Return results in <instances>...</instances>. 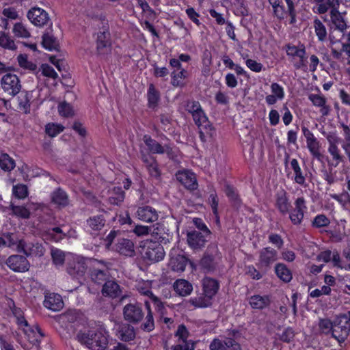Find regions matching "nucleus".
I'll return each mask as SVG.
<instances>
[{
    "label": "nucleus",
    "mask_w": 350,
    "mask_h": 350,
    "mask_svg": "<svg viewBox=\"0 0 350 350\" xmlns=\"http://www.w3.org/2000/svg\"><path fill=\"white\" fill-rule=\"evenodd\" d=\"M277 260V252L269 247L263 249L260 254L259 264L261 267L268 266Z\"/></svg>",
    "instance_id": "obj_24"
},
{
    "label": "nucleus",
    "mask_w": 350,
    "mask_h": 350,
    "mask_svg": "<svg viewBox=\"0 0 350 350\" xmlns=\"http://www.w3.org/2000/svg\"><path fill=\"white\" fill-rule=\"evenodd\" d=\"M120 289L119 285L114 281H107L103 288V294L110 297H116L120 295Z\"/></svg>",
    "instance_id": "obj_28"
},
{
    "label": "nucleus",
    "mask_w": 350,
    "mask_h": 350,
    "mask_svg": "<svg viewBox=\"0 0 350 350\" xmlns=\"http://www.w3.org/2000/svg\"><path fill=\"white\" fill-rule=\"evenodd\" d=\"M208 234L199 231H190L187 233V242L189 246L193 249H197L204 245L205 243V237Z\"/></svg>",
    "instance_id": "obj_20"
},
{
    "label": "nucleus",
    "mask_w": 350,
    "mask_h": 350,
    "mask_svg": "<svg viewBox=\"0 0 350 350\" xmlns=\"http://www.w3.org/2000/svg\"><path fill=\"white\" fill-rule=\"evenodd\" d=\"M195 123L198 125L200 130L201 135H212L213 129L210 124L208 118L202 109L198 113H193L192 116Z\"/></svg>",
    "instance_id": "obj_11"
},
{
    "label": "nucleus",
    "mask_w": 350,
    "mask_h": 350,
    "mask_svg": "<svg viewBox=\"0 0 350 350\" xmlns=\"http://www.w3.org/2000/svg\"><path fill=\"white\" fill-rule=\"evenodd\" d=\"M211 298L204 296L192 297L189 302L195 308H206L211 304Z\"/></svg>",
    "instance_id": "obj_45"
},
{
    "label": "nucleus",
    "mask_w": 350,
    "mask_h": 350,
    "mask_svg": "<svg viewBox=\"0 0 350 350\" xmlns=\"http://www.w3.org/2000/svg\"><path fill=\"white\" fill-rule=\"evenodd\" d=\"M147 96L149 105L152 107L155 106L159 100V95L152 84L149 86Z\"/></svg>",
    "instance_id": "obj_52"
},
{
    "label": "nucleus",
    "mask_w": 350,
    "mask_h": 350,
    "mask_svg": "<svg viewBox=\"0 0 350 350\" xmlns=\"http://www.w3.org/2000/svg\"><path fill=\"white\" fill-rule=\"evenodd\" d=\"M12 32L16 38H28L31 33L26 26L22 23H16L12 29Z\"/></svg>",
    "instance_id": "obj_42"
},
{
    "label": "nucleus",
    "mask_w": 350,
    "mask_h": 350,
    "mask_svg": "<svg viewBox=\"0 0 350 350\" xmlns=\"http://www.w3.org/2000/svg\"><path fill=\"white\" fill-rule=\"evenodd\" d=\"M109 33L108 31H102L97 34L96 45L97 49L101 51L109 46Z\"/></svg>",
    "instance_id": "obj_49"
},
{
    "label": "nucleus",
    "mask_w": 350,
    "mask_h": 350,
    "mask_svg": "<svg viewBox=\"0 0 350 350\" xmlns=\"http://www.w3.org/2000/svg\"><path fill=\"white\" fill-rule=\"evenodd\" d=\"M118 336L122 340L130 341L134 339L135 333L133 327L125 324L118 330Z\"/></svg>",
    "instance_id": "obj_32"
},
{
    "label": "nucleus",
    "mask_w": 350,
    "mask_h": 350,
    "mask_svg": "<svg viewBox=\"0 0 350 350\" xmlns=\"http://www.w3.org/2000/svg\"><path fill=\"white\" fill-rule=\"evenodd\" d=\"M116 250L126 256H131L134 254V245L132 241L129 239H122L119 240L116 245Z\"/></svg>",
    "instance_id": "obj_25"
},
{
    "label": "nucleus",
    "mask_w": 350,
    "mask_h": 350,
    "mask_svg": "<svg viewBox=\"0 0 350 350\" xmlns=\"http://www.w3.org/2000/svg\"><path fill=\"white\" fill-rule=\"evenodd\" d=\"M314 29L319 40L323 41L326 38L327 31L325 26L319 20L314 21Z\"/></svg>",
    "instance_id": "obj_54"
},
{
    "label": "nucleus",
    "mask_w": 350,
    "mask_h": 350,
    "mask_svg": "<svg viewBox=\"0 0 350 350\" xmlns=\"http://www.w3.org/2000/svg\"><path fill=\"white\" fill-rule=\"evenodd\" d=\"M105 224L104 219L100 216L91 217L88 220V225L92 230H100Z\"/></svg>",
    "instance_id": "obj_50"
},
{
    "label": "nucleus",
    "mask_w": 350,
    "mask_h": 350,
    "mask_svg": "<svg viewBox=\"0 0 350 350\" xmlns=\"http://www.w3.org/2000/svg\"><path fill=\"white\" fill-rule=\"evenodd\" d=\"M144 163L146 165V167L149 171L150 174L153 177H158L160 174L158 165L154 158L152 157H144L143 158Z\"/></svg>",
    "instance_id": "obj_44"
},
{
    "label": "nucleus",
    "mask_w": 350,
    "mask_h": 350,
    "mask_svg": "<svg viewBox=\"0 0 350 350\" xmlns=\"http://www.w3.org/2000/svg\"><path fill=\"white\" fill-rule=\"evenodd\" d=\"M330 13L331 21L333 25H335L336 28L338 29L340 31H343L346 27V25L341 14L338 12V8L332 10L330 11Z\"/></svg>",
    "instance_id": "obj_43"
},
{
    "label": "nucleus",
    "mask_w": 350,
    "mask_h": 350,
    "mask_svg": "<svg viewBox=\"0 0 350 350\" xmlns=\"http://www.w3.org/2000/svg\"><path fill=\"white\" fill-rule=\"evenodd\" d=\"M64 130V126L58 123L50 122L45 125V133L50 137H55Z\"/></svg>",
    "instance_id": "obj_41"
},
{
    "label": "nucleus",
    "mask_w": 350,
    "mask_h": 350,
    "mask_svg": "<svg viewBox=\"0 0 350 350\" xmlns=\"http://www.w3.org/2000/svg\"><path fill=\"white\" fill-rule=\"evenodd\" d=\"M173 288L178 295L183 297L189 295L193 291L192 284L185 279L176 280L173 284Z\"/></svg>",
    "instance_id": "obj_22"
},
{
    "label": "nucleus",
    "mask_w": 350,
    "mask_h": 350,
    "mask_svg": "<svg viewBox=\"0 0 350 350\" xmlns=\"http://www.w3.org/2000/svg\"><path fill=\"white\" fill-rule=\"evenodd\" d=\"M77 339L90 350H105L111 338L105 327L92 325L81 329L77 334Z\"/></svg>",
    "instance_id": "obj_1"
},
{
    "label": "nucleus",
    "mask_w": 350,
    "mask_h": 350,
    "mask_svg": "<svg viewBox=\"0 0 350 350\" xmlns=\"http://www.w3.org/2000/svg\"><path fill=\"white\" fill-rule=\"evenodd\" d=\"M331 292V288L328 286H323L321 289H315L310 292L311 297H318L322 295H328Z\"/></svg>",
    "instance_id": "obj_60"
},
{
    "label": "nucleus",
    "mask_w": 350,
    "mask_h": 350,
    "mask_svg": "<svg viewBox=\"0 0 350 350\" xmlns=\"http://www.w3.org/2000/svg\"><path fill=\"white\" fill-rule=\"evenodd\" d=\"M109 202L113 205H119L124 199V193L120 187H113L112 190H109Z\"/></svg>",
    "instance_id": "obj_33"
},
{
    "label": "nucleus",
    "mask_w": 350,
    "mask_h": 350,
    "mask_svg": "<svg viewBox=\"0 0 350 350\" xmlns=\"http://www.w3.org/2000/svg\"><path fill=\"white\" fill-rule=\"evenodd\" d=\"M286 55L293 62L294 66L301 68L306 66V50L304 45L287 44L285 47Z\"/></svg>",
    "instance_id": "obj_5"
},
{
    "label": "nucleus",
    "mask_w": 350,
    "mask_h": 350,
    "mask_svg": "<svg viewBox=\"0 0 350 350\" xmlns=\"http://www.w3.org/2000/svg\"><path fill=\"white\" fill-rule=\"evenodd\" d=\"M35 75L38 80H41L42 77H45L48 81L51 80L53 85L57 84L59 78L54 68L47 64H42L38 70L36 69Z\"/></svg>",
    "instance_id": "obj_15"
},
{
    "label": "nucleus",
    "mask_w": 350,
    "mask_h": 350,
    "mask_svg": "<svg viewBox=\"0 0 350 350\" xmlns=\"http://www.w3.org/2000/svg\"><path fill=\"white\" fill-rule=\"evenodd\" d=\"M151 285L152 282L148 280L140 282L138 284V291L142 295L147 296L149 299L148 300H145V304L147 310H150L151 304H153L159 309L161 307H162V303L151 292Z\"/></svg>",
    "instance_id": "obj_9"
},
{
    "label": "nucleus",
    "mask_w": 350,
    "mask_h": 350,
    "mask_svg": "<svg viewBox=\"0 0 350 350\" xmlns=\"http://www.w3.org/2000/svg\"><path fill=\"white\" fill-rule=\"evenodd\" d=\"M59 114L65 118L72 117L75 114V110L72 105L66 102H62L58 106Z\"/></svg>",
    "instance_id": "obj_48"
},
{
    "label": "nucleus",
    "mask_w": 350,
    "mask_h": 350,
    "mask_svg": "<svg viewBox=\"0 0 350 350\" xmlns=\"http://www.w3.org/2000/svg\"><path fill=\"white\" fill-rule=\"evenodd\" d=\"M317 260L324 262H327L332 260L334 266L341 269H347L340 264V257L337 253L332 254L330 251H324L318 256Z\"/></svg>",
    "instance_id": "obj_26"
},
{
    "label": "nucleus",
    "mask_w": 350,
    "mask_h": 350,
    "mask_svg": "<svg viewBox=\"0 0 350 350\" xmlns=\"http://www.w3.org/2000/svg\"><path fill=\"white\" fill-rule=\"evenodd\" d=\"M268 118L270 124L271 126H275L279 123L280 116L279 112L276 109H272L269 113Z\"/></svg>",
    "instance_id": "obj_61"
},
{
    "label": "nucleus",
    "mask_w": 350,
    "mask_h": 350,
    "mask_svg": "<svg viewBox=\"0 0 350 350\" xmlns=\"http://www.w3.org/2000/svg\"><path fill=\"white\" fill-rule=\"evenodd\" d=\"M47 236L49 239L57 242L64 238V234L59 228H53L49 231Z\"/></svg>",
    "instance_id": "obj_57"
},
{
    "label": "nucleus",
    "mask_w": 350,
    "mask_h": 350,
    "mask_svg": "<svg viewBox=\"0 0 350 350\" xmlns=\"http://www.w3.org/2000/svg\"><path fill=\"white\" fill-rule=\"evenodd\" d=\"M7 265L15 272H25L28 271L29 264L25 256L20 255H12L7 261Z\"/></svg>",
    "instance_id": "obj_13"
},
{
    "label": "nucleus",
    "mask_w": 350,
    "mask_h": 350,
    "mask_svg": "<svg viewBox=\"0 0 350 350\" xmlns=\"http://www.w3.org/2000/svg\"><path fill=\"white\" fill-rule=\"evenodd\" d=\"M309 99L314 106L321 107L320 111L325 116L329 113V108L325 105V98L320 94H310Z\"/></svg>",
    "instance_id": "obj_35"
},
{
    "label": "nucleus",
    "mask_w": 350,
    "mask_h": 350,
    "mask_svg": "<svg viewBox=\"0 0 350 350\" xmlns=\"http://www.w3.org/2000/svg\"><path fill=\"white\" fill-rule=\"evenodd\" d=\"M17 61L21 68L29 70L30 72H36L37 65L28 59L25 54H20L17 57Z\"/></svg>",
    "instance_id": "obj_36"
},
{
    "label": "nucleus",
    "mask_w": 350,
    "mask_h": 350,
    "mask_svg": "<svg viewBox=\"0 0 350 350\" xmlns=\"http://www.w3.org/2000/svg\"><path fill=\"white\" fill-rule=\"evenodd\" d=\"M277 276L282 281L288 282L292 279V273L291 271L284 264H277L275 268Z\"/></svg>",
    "instance_id": "obj_37"
},
{
    "label": "nucleus",
    "mask_w": 350,
    "mask_h": 350,
    "mask_svg": "<svg viewBox=\"0 0 350 350\" xmlns=\"http://www.w3.org/2000/svg\"><path fill=\"white\" fill-rule=\"evenodd\" d=\"M12 310L14 316L16 317V323L19 327L21 328L23 327V326H27V321L24 318L22 310L14 306Z\"/></svg>",
    "instance_id": "obj_53"
},
{
    "label": "nucleus",
    "mask_w": 350,
    "mask_h": 350,
    "mask_svg": "<svg viewBox=\"0 0 350 350\" xmlns=\"http://www.w3.org/2000/svg\"><path fill=\"white\" fill-rule=\"evenodd\" d=\"M186 109L192 116L202 109L200 103L196 101H189L186 105Z\"/></svg>",
    "instance_id": "obj_64"
},
{
    "label": "nucleus",
    "mask_w": 350,
    "mask_h": 350,
    "mask_svg": "<svg viewBox=\"0 0 350 350\" xmlns=\"http://www.w3.org/2000/svg\"><path fill=\"white\" fill-rule=\"evenodd\" d=\"M318 4L316 7L319 13L323 14L327 10H334L338 8L339 2L338 0H317Z\"/></svg>",
    "instance_id": "obj_30"
},
{
    "label": "nucleus",
    "mask_w": 350,
    "mask_h": 350,
    "mask_svg": "<svg viewBox=\"0 0 350 350\" xmlns=\"http://www.w3.org/2000/svg\"><path fill=\"white\" fill-rule=\"evenodd\" d=\"M144 141L150 151L152 153H163L166 152L169 154L170 152V148L168 146L166 148L162 147L160 144L147 135L144 137Z\"/></svg>",
    "instance_id": "obj_31"
},
{
    "label": "nucleus",
    "mask_w": 350,
    "mask_h": 350,
    "mask_svg": "<svg viewBox=\"0 0 350 350\" xmlns=\"http://www.w3.org/2000/svg\"><path fill=\"white\" fill-rule=\"evenodd\" d=\"M187 71L182 68L174 70L172 72V84L174 86L181 87L185 85V79L187 78Z\"/></svg>",
    "instance_id": "obj_34"
},
{
    "label": "nucleus",
    "mask_w": 350,
    "mask_h": 350,
    "mask_svg": "<svg viewBox=\"0 0 350 350\" xmlns=\"http://www.w3.org/2000/svg\"><path fill=\"white\" fill-rule=\"evenodd\" d=\"M27 18L30 22L38 27L46 25L50 21L49 14L42 8L34 7L27 13Z\"/></svg>",
    "instance_id": "obj_8"
},
{
    "label": "nucleus",
    "mask_w": 350,
    "mask_h": 350,
    "mask_svg": "<svg viewBox=\"0 0 350 350\" xmlns=\"http://www.w3.org/2000/svg\"><path fill=\"white\" fill-rule=\"evenodd\" d=\"M137 215L140 220L145 222H152L158 218L156 210L150 206L139 207Z\"/></svg>",
    "instance_id": "obj_21"
},
{
    "label": "nucleus",
    "mask_w": 350,
    "mask_h": 350,
    "mask_svg": "<svg viewBox=\"0 0 350 350\" xmlns=\"http://www.w3.org/2000/svg\"><path fill=\"white\" fill-rule=\"evenodd\" d=\"M51 256L53 263L57 266L62 265L66 259L68 260H72L74 262H76L73 267L70 265V267L68 270L70 275H75L76 273L77 275H81L85 272V262L83 258L81 256L75 255L72 253L65 254L63 251L58 249L51 250Z\"/></svg>",
    "instance_id": "obj_3"
},
{
    "label": "nucleus",
    "mask_w": 350,
    "mask_h": 350,
    "mask_svg": "<svg viewBox=\"0 0 350 350\" xmlns=\"http://www.w3.org/2000/svg\"><path fill=\"white\" fill-rule=\"evenodd\" d=\"M176 336L179 338L182 341L180 344H185V342H191L190 341H186L188 336V332L184 325H180L176 332Z\"/></svg>",
    "instance_id": "obj_62"
},
{
    "label": "nucleus",
    "mask_w": 350,
    "mask_h": 350,
    "mask_svg": "<svg viewBox=\"0 0 350 350\" xmlns=\"http://www.w3.org/2000/svg\"><path fill=\"white\" fill-rule=\"evenodd\" d=\"M25 334L27 340L33 344L35 348L38 349V344L42 338V334L40 329L35 326L31 327L28 323L27 326L21 328Z\"/></svg>",
    "instance_id": "obj_16"
},
{
    "label": "nucleus",
    "mask_w": 350,
    "mask_h": 350,
    "mask_svg": "<svg viewBox=\"0 0 350 350\" xmlns=\"http://www.w3.org/2000/svg\"><path fill=\"white\" fill-rule=\"evenodd\" d=\"M141 252L143 257L150 262L161 260L165 255L164 250L160 244L148 241L144 243Z\"/></svg>",
    "instance_id": "obj_4"
},
{
    "label": "nucleus",
    "mask_w": 350,
    "mask_h": 350,
    "mask_svg": "<svg viewBox=\"0 0 350 350\" xmlns=\"http://www.w3.org/2000/svg\"><path fill=\"white\" fill-rule=\"evenodd\" d=\"M44 306L53 311H58L63 308L64 302L59 294L51 293L45 295Z\"/></svg>",
    "instance_id": "obj_18"
},
{
    "label": "nucleus",
    "mask_w": 350,
    "mask_h": 350,
    "mask_svg": "<svg viewBox=\"0 0 350 350\" xmlns=\"http://www.w3.org/2000/svg\"><path fill=\"white\" fill-rule=\"evenodd\" d=\"M271 93L266 96L265 102L268 105H273L281 101L285 96L284 88L277 83H273L270 86Z\"/></svg>",
    "instance_id": "obj_14"
},
{
    "label": "nucleus",
    "mask_w": 350,
    "mask_h": 350,
    "mask_svg": "<svg viewBox=\"0 0 350 350\" xmlns=\"http://www.w3.org/2000/svg\"><path fill=\"white\" fill-rule=\"evenodd\" d=\"M329 224V219L324 215H319L313 221V226L317 228L324 227Z\"/></svg>",
    "instance_id": "obj_58"
},
{
    "label": "nucleus",
    "mask_w": 350,
    "mask_h": 350,
    "mask_svg": "<svg viewBox=\"0 0 350 350\" xmlns=\"http://www.w3.org/2000/svg\"><path fill=\"white\" fill-rule=\"evenodd\" d=\"M176 179L187 189L195 190L198 188V182L196 175L189 170L178 171Z\"/></svg>",
    "instance_id": "obj_12"
},
{
    "label": "nucleus",
    "mask_w": 350,
    "mask_h": 350,
    "mask_svg": "<svg viewBox=\"0 0 350 350\" xmlns=\"http://www.w3.org/2000/svg\"><path fill=\"white\" fill-rule=\"evenodd\" d=\"M328 152L332 157V159L328 161L329 166L330 167H336L342 160L337 146L334 143L331 142L328 148Z\"/></svg>",
    "instance_id": "obj_27"
},
{
    "label": "nucleus",
    "mask_w": 350,
    "mask_h": 350,
    "mask_svg": "<svg viewBox=\"0 0 350 350\" xmlns=\"http://www.w3.org/2000/svg\"><path fill=\"white\" fill-rule=\"evenodd\" d=\"M202 287L204 295L212 299L219 289V284L217 280L213 278H205L202 280Z\"/></svg>",
    "instance_id": "obj_23"
},
{
    "label": "nucleus",
    "mask_w": 350,
    "mask_h": 350,
    "mask_svg": "<svg viewBox=\"0 0 350 350\" xmlns=\"http://www.w3.org/2000/svg\"><path fill=\"white\" fill-rule=\"evenodd\" d=\"M319 327L324 333L332 331L333 337L340 343L345 341L349 333V325L345 316L337 317L334 323L328 319H322L320 321Z\"/></svg>",
    "instance_id": "obj_2"
},
{
    "label": "nucleus",
    "mask_w": 350,
    "mask_h": 350,
    "mask_svg": "<svg viewBox=\"0 0 350 350\" xmlns=\"http://www.w3.org/2000/svg\"><path fill=\"white\" fill-rule=\"evenodd\" d=\"M269 302L267 296L254 295L250 299V306L255 309H262L269 304Z\"/></svg>",
    "instance_id": "obj_40"
},
{
    "label": "nucleus",
    "mask_w": 350,
    "mask_h": 350,
    "mask_svg": "<svg viewBox=\"0 0 350 350\" xmlns=\"http://www.w3.org/2000/svg\"><path fill=\"white\" fill-rule=\"evenodd\" d=\"M51 200L55 204L59 206H64L68 203L66 193L61 189H57L53 192Z\"/></svg>",
    "instance_id": "obj_39"
},
{
    "label": "nucleus",
    "mask_w": 350,
    "mask_h": 350,
    "mask_svg": "<svg viewBox=\"0 0 350 350\" xmlns=\"http://www.w3.org/2000/svg\"><path fill=\"white\" fill-rule=\"evenodd\" d=\"M188 259L185 252L179 248L174 247L170 254L169 267L174 271L182 272L185 270Z\"/></svg>",
    "instance_id": "obj_6"
},
{
    "label": "nucleus",
    "mask_w": 350,
    "mask_h": 350,
    "mask_svg": "<svg viewBox=\"0 0 350 350\" xmlns=\"http://www.w3.org/2000/svg\"><path fill=\"white\" fill-rule=\"evenodd\" d=\"M277 206L281 212L286 213L288 211L289 204L285 193H282L278 197Z\"/></svg>",
    "instance_id": "obj_56"
},
{
    "label": "nucleus",
    "mask_w": 350,
    "mask_h": 350,
    "mask_svg": "<svg viewBox=\"0 0 350 350\" xmlns=\"http://www.w3.org/2000/svg\"><path fill=\"white\" fill-rule=\"evenodd\" d=\"M42 38V45L45 49L53 51L58 49L59 42L51 33H45Z\"/></svg>",
    "instance_id": "obj_29"
},
{
    "label": "nucleus",
    "mask_w": 350,
    "mask_h": 350,
    "mask_svg": "<svg viewBox=\"0 0 350 350\" xmlns=\"http://www.w3.org/2000/svg\"><path fill=\"white\" fill-rule=\"evenodd\" d=\"M20 246L22 247L23 250L27 253V250H29V254L35 256H41L44 253V248L41 244H36L31 247H28L23 241H20Z\"/></svg>",
    "instance_id": "obj_46"
},
{
    "label": "nucleus",
    "mask_w": 350,
    "mask_h": 350,
    "mask_svg": "<svg viewBox=\"0 0 350 350\" xmlns=\"http://www.w3.org/2000/svg\"><path fill=\"white\" fill-rule=\"evenodd\" d=\"M13 195L18 199H24L28 195L27 187L25 185L19 184L13 186Z\"/></svg>",
    "instance_id": "obj_51"
},
{
    "label": "nucleus",
    "mask_w": 350,
    "mask_h": 350,
    "mask_svg": "<svg viewBox=\"0 0 350 350\" xmlns=\"http://www.w3.org/2000/svg\"><path fill=\"white\" fill-rule=\"evenodd\" d=\"M241 350V346L230 338H227L224 341L219 339H215L210 345L211 350Z\"/></svg>",
    "instance_id": "obj_17"
},
{
    "label": "nucleus",
    "mask_w": 350,
    "mask_h": 350,
    "mask_svg": "<svg viewBox=\"0 0 350 350\" xmlns=\"http://www.w3.org/2000/svg\"><path fill=\"white\" fill-rule=\"evenodd\" d=\"M302 132L306 139V146L310 154L315 158L320 160V144L313 133L306 127L302 128Z\"/></svg>",
    "instance_id": "obj_10"
},
{
    "label": "nucleus",
    "mask_w": 350,
    "mask_h": 350,
    "mask_svg": "<svg viewBox=\"0 0 350 350\" xmlns=\"http://www.w3.org/2000/svg\"><path fill=\"white\" fill-rule=\"evenodd\" d=\"M124 316L125 319L131 322H137L143 317L141 308L135 304H128L124 308Z\"/></svg>",
    "instance_id": "obj_19"
},
{
    "label": "nucleus",
    "mask_w": 350,
    "mask_h": 350,
    "mask_svg": "<svg viewBox=\"0 0 350 350\" xmlns=\"http://www.w3.org/2000/svg\"><path fill=\"white\" fill-rule=\"evenodd\" d=\"M15 166L14 161L8 154H1L0 156V167L5 171H10Z\"/></svg>",
    "instance_id": "obj_47"
},
{
    "label": "nucleus",
    "mask_w": 350,
    "mask_h": 350,
    "mask_svg": "<svg viewBox=\"0 0 350 350\" xmlns=\"http://www.w3.org/2000/svg\"><path fill=\"white\" fill-rule=\"evenodd\" d=\"M246 66L252 70L256 72H259L262 69V64L257 62L256 60L248 59L245 62Z\"/></svg>",
    "instance_id": "obj_59"
},
{
    "label": "nucleus",
    "mask_w": 350,
    "mask_h": 350,
    "mask_svg": "<svg viewBox=\"0 0 350 350\" xmlns=\"http://www.w3.org/2000/svg\"><path fill=\"white\" fill-rule=\"evenodd\" d=\"M1 84L3 90L12 96L17 94L21 88L18 77L12 73H7L3 75Z\"/></svg>",
    "instance_id": "obj_7"
},
{
    "label": "nucleus",
    "mask_w": 350,
    "mask_h": 350,
    "mask_svg": "<svg viewBox=\"0 0 350 350\" xmlns=\"http://www.w3.org/2000/svg\"><path fill=\"white\" fill-rule=\"evenodd\" d=\"M0 47L11 51L16 49V46L13 38L9 33L4 31L0 32Z\"/></svg>",
    "instance_id": "obj_38"
},
{
    "label": "nucleus",
    "mask_w": 350,
    "mask_h": 350,
    "mask_svg": "<svg viewBox=\"0 0 350 350\" xmlns=\"http://www.w3.org/2000/svg\"><path fill=\"white\" fill-rule=\"evenodd\" d=\"M148 314L146 316V321L143 324L142 327L143 329L147 332H150L154 328V320L152 315L150 313V309L148 310Z\"/></svg>",
    "instance_id": "obj_63"
},
{
    "label": "nucleus",
    "mask_w": 350,
    "mask_h": 350,
    "mask_svg": "<svg viewBox=\"0 0 350 350\" xmlns=\"http://www.w3.org/2000/svg\"><path fill=\"white\" fill-rule=\"evenodd\" d=\"M12 211L14 215L22 218H28L30 215L29 209L23 206L12 205Z\"/></svg>",
    "instance_id": "obj_55"
}]
</instances>
